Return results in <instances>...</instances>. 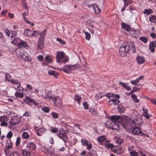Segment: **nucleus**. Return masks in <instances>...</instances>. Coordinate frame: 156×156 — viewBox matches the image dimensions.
Returning <instances> with one entry per match:
<instances>
[{"label": "nucleus", "instance_id": "obj_20", "mask_svg": "<svg viewBox=\"0 0 156 156\" xmlns=\"http://www.w3.org/2000/svg\"><path fill=\"white\" fill-rule=\"evenodd\" d=\"M129 35L132 37H136L137 36V31L135 30L131 29L130 30Z\"/></svg>", "mask_w": 156, "mask_h": 156}, {"label": "nucleus", "instance_id": "obj_57", "mask_svg": "<svg viewBox=\"0 0 156 156\" xmlns=\"http://www.w3.org/2000/svg\"><path fill=\"white\" fill-rule=\"evenodd\" d=\"M46 29H45L44 30L42 33H41V36L40 37H41V38H44V37L45 35L46 34Z\"/></svg>", "mask_w": 156, "mask_h": 156}, {"label": "nucleus", "instance_id": "obj_24", "mask_svg": "<svg viewBox=\"0 0 156 156\" xmlns=\"http://www.w3.org/2000/svg\"><path fill=\"white\" fill-rule=\"evenodd\" d=\"M48 73L49 75L53 76L55 78H57V76L59 75L57 72L51 70L48 71Z\"/></svg>", "mask_w": 156, "mask_h": 156}, {"label": "nucleus", "instance_id": "obj_26", "mask_svg": "<svg viewBox=\"0 0 156 156\" xmlns=\"http://www.w3.org/2000/svg\"><path fill=\"white\" fill-rule=\"evenodd\" d=\"M27 46V43L26 42L22 41L18 44V46L20 48H25Z\"/></svg>", "mask_w": 156, "mask_h": 156}, {"label": "nucleus", "instance_id": "obj_7", "mask_svg": "<svg viewBox=\"0 0 156 156\" xmlns=\"http://www.w3.org/2000/svg\"><path fill=\"white\" fill-rule=\"evenodd\" d=\"M44 148L46 153L48 154H52L54 152V149L53 147L48 145L44 146Z\"/></svg>", "mask_w": 156, "mask_h": 156}, {"label": "nucleus", "instance_id": "obj_12", "mask_svg": "<svg viewBox=\"0 0 156 156\" xmlns=\"http://www.w3.org/2000/svg\"><path fill=\"white\" fill-rule=\"evenodd\" d=\"M33 33H34V30H32L29 29H27L24 31L25 35L29 37L33 36Z\"/></svg>", "mask_w": 156, "mask_h": 156}, {"label": "nucleus", "instance_id": "obj_32", "mask_svg": "<svg viewBox=\"0 0 156 156\" xmlns=\"http://www.w3.org/2000/svg\"><path fill=\"white\" fill-rule=\"evenodd\" d=\"M152 12V10L151 9H145L144 11L143 12L144 14L148 15L151 13Z\"/></svg>", "mask_w": 156, "mask_h": 156}, {"label": "nucleus", "instance_id": "obj_10", "mask_svg": "<svg viewBox=\"0 0 156 156\" xmlns=\"http://www.w3.org/2000/svg\"><path fill=\"white\" fill-rule=\"evenodd\" d=\"M141 132V130L138 127H134L131 129L132 133L135 135H138Z\"/></svg>", "mask_w": 156, "mask_h": 156}, {"label": "nucleus", "instance_id": "obj_5", "mask_svg": "<svg viewBox=\"0 0 156 156\" xmlns=\"http://www.w3.org/2000/svg\"><path fill=\"white\" fill-rule=\"evenodd\" d=\"M7 118L5 116H0V125L3 126H8Z\"/></svg>", "mask_w": 156, "mask_h": 156}, {"label": "nucleus", "instance_id": "obj_38", "mask_svg": "<svg viewBox=\"0 0 156 156\" xmlns=\"http://www.w3.org/2000/svg\"><path fill=\"white\" fill-rule=\"evenodd\" d=\"M82 144L83 146H86L88 144V141L85 139H82L81 140Z\"/></svg>", "mask_w": 156, "mask_h": 156}, {"label": "nucleus", "instance_id": "obj_30", "mask_svg": "<svg viewBox=\"0 0 156 156\" xmlns=\"http://www.w3.org/2000/svg\"><path fill=\"white\" fill-rule=\"evenodd\" d=\"M70 70L77 69L80 67L79 65H69Z\"/></svg>", "mask_w": 156, "mask_h": 156}, {"label": "nucleus", "instance_id": "obj_27", "mask_svg": "<svg viewBox=\"0 0 156 156\" xmlns=\"http://www.w3.org/2000/svg\"><path fill=\"white\" fill-rule=\"evenodd\" d=\"M149 20L151 22L156 24V16H150L149 17Z\"/></svg>", "mask_w": 156, "mask_h": 156}, {"label": "nucleus", "instance_id": "obj_59", "mask_svg": "<svg viewBox=\"0 0 156 156\" xmlns=\"http://www.w3.org/2000/svg\"><path fill=\"white\" fill-rule=\"evenodd\" d=\"M10 149L5 147L4 149L5 154L6 155H8L9 154V150Z\"/></svg>", "mask_w": 156, "mask_h": 156}, {"label": "nucleus", "instance_id": "obj_22", "mask_svg": "<svg viewBox=\"0 0 156 156\" xmlns=\"http://www.w3.org/2000/svg\"><path fill=\"white\" fill-rule=\"evenodd\" d=\"M69 65H66L64 66L62 70L64 72L67 73H71Z\"/></svg>", "mask_w": 156, "mask_h": 156}, {"label": "nucleus", "instance_id": "obj_29", "mask_svg": "<svg viewBox=\"0 0 156 156\" xmlns=\"http://www.w3.org/2000/svg\"><path fill=\"white\" fill-rule=\"evenodd\" d=\"M118 110L120 112L123 113L125 112V108L122 105H119L118 106Z\"/></svg>", "mask_w": 156, "mask_h": 156}, {"label": "nucleus", "instance_id": "obj_52", "mask_svg": "<svg viewBox=\"0 0 156 156\" xmlns=\"http://www.w3.org/2000/svg\"><path fill=\"white\" fill-rule=\"evenodd\" d=\"M93 115H94L97 114V111L93 108H91L89 111Z\"/></svg>", "mask_w": 156, "mask_h": 156}, {"label": "nucleus", "instance_id": "obj_4", "mask_svg": "<svg viewBox=\"0 0 156 156\" xmlns=\"http://www.w3.org/2000/svg\"><path fill=\"white\" fill-rule=\"evenodd\" d=\"M58 137L62 139L65 143L68 140V137L66 135V131H61L59 133L58 135Z\"/></svg>", "mask_w": 156, "mask_h": 156}, {"label": "nucleus", "instance_id": "obj_61", "mask_svg": "<svg viewBox=\"0 0 156 156\" xmlns=\"http://www.w3.org/2000/svg\"><path fill=\"white\" fill-rule=\"evenodd\" d=\"M143 115L145 116V117L147 119H149L150 116V115H149L147 113H143Z\"/></svg>", "mask_w": 156, "mask_h": 156}, {"label": "nucleus", "instance_id": "obj_43", "mask_svg": "<svg viewBox=\"0 0 156 156\" xmlns=\"http://www.w3.org/2000/svg\"><path fill=\"white\" fill-rule=\"evenodd\" d=\"M81 98L78 95L75 96V99L76 100L79 104H80V101L81 99Z\"/></svg>", "mask_w": 156, "mask_h": 156}, {"label": "nucleus", "instance_id": "obj_28", "mask_svg": "<svg viewBox=\"0 0 156 156\" xmlns=\"http://www.w3.org/2000/svg\"><path fill=\"white\" fill-rule=\"evenodd\" d=\"M105 139V136H101L97 138V140L99 142L102 143Z\"/></svg>", "mask_w": 156, "mask_h": 156}, {"label": "nucleus", "instance_id": "obj_35", "mask_svg": "<svg viewBox=\"0 0 156 156\" xmlns=\"http://www.w3.org/2000/svg\"><path fill=\"white\" fill-rule=\"evenodd\" d=\"M121 125L124 129H126L128 126V124L126 123V121L122 122L121 123Z\"/></svg>", "mask_w": 156, "mask_h": 156}, {"label": "nucleus", "instance_id": "obj_50", "mask_svg": "<svg viewBox=\"0 0 156 156\" xmlns=\"http://www.w3.org/2000/svg\"><path fill=\"white\" fill-rule=\"evenodd\" d=\"M120 102L119 101L118 99H113V105H118Z\"/></svg>", "mask_w": 156, "mask_h": 156}, {"label": "nucleus", "instance_id": "obj_55", "mask_svg": "<svg viewBox=\"0 0 156 156\" xmlns=\"http://www.w3.org/2000/svg\"><path fill=\"white\" fill-rule=\"evenodd\" d=\"M9 156H20L19 154L16 152H12Z\"/></svg>", "mask_w": 156, "mask_h": 156}, {"label": "nucleus", "instance_id": "obj_48", "mask_svg": "<svg viewBox=\"0 0 156 156\" xmlns=\"http://www.w3.org/2000/svg\"><path fill=\"white\" fill-rule=\"evenodd\" d=\"M11 77V76L10 74L7 73L5 74V78L8 81V80H11L10 78Z\"/></svg>", "mask_w": 156, "mask_h": 156}, {"label": "nucleus", "instance_id": "obj_18", "mask_svg": "<svg viewBox=\"0 0 156 156\" xmlns=\"http://www.w3.org/2000/svg\"><path fill=\"white\" fill-rule=\"evenodd\" d=\"M44 38L40 37L38 40V48H41L43 47L44 44Z\"/></svg>", "mask_w": 156, "mask_h": 156}, {"label": "nucleus", "instance_id": "obj_3", "mask_svg": "<svg viewBox=\"0 0 156 156\" xmlns=\"http://www.w3.org/2000/svg\"><path fill=\"white\" fill-rule=\"evenodd\" d=\"M20 119L17 116H12L9 123V126L11 127L18 123L20 121Z\"/></svg>", "mask_w": 156, "mask_h": 156}, {"label": "nucleus", "instance_id": "obj_36", "mask_svg": "<svg viewBox=\"0 0 156 156\" xmlns=\"http://www.w3.org/2000/svg\"><path fill=\"white\" fill-rule=\"evenodd\" d=\"M133 101L136 102H138L139 100L137 98L136 96L134 94H133L131 96Z\"/></svg>", "mask_w": 156, "mask_h": 156}, {"label": "nucleus", "instance_id": "obj_6", "mask_svg": "<svg viewBox=\"0 0 156 156\" xmlns=\"http://www.w3.org/2000/svg\"><path fill=\"white\" fill-rule=\"evenodd\" d=\"M64 56V53L63 52L57 51V55L56 56V61L59 63L62 62L61 60Z\"/></svg>", "mask_w": 156, "mask_h": 156}, {"label": "nucleus", "instance_id": "obj_56", "mask_svg": "<svg viewBox=\"0 0 156 156\" xmlns=\"http://www.w3.org/2000/svg\"><path fill=\"white\" fill-rule=\"evenodd\" d=\"M31 115V112H26L23 114V116L27 117L30 116Z\"/></svg>", "mask_w": 156, "mask_h": 156}, {"label": "nucleus", "instance_id": "obj_39", "mask_svg": "<svg viewBox=\"0 0 156 156\" xmlns=\"http://www.w3.org/2000/svg\"><path fill=\"white\" fill-rule=\"evenodd\" d=\"M114 146V145L110 143L107 144L105 145V146L107 148L109 149H111L112 150V149L113 147Z\"/></svg>", "mask_w": 156, "mask_h": 156}, {"label": "nucleus", "instance_id": "obj_33", "mask_svg": "<svg viewBox=\"0 0 156 156\" xmlns=\"http://www.w3.org/2000/svg\"><path fill=\"white\" fill-rule=\"evenodd\" d=\"M8 81L11 82L13 84H18L19 85H21L20 83H19L18 81L16 80H15L14 79H12V80H8Z\"/></svg>", "mask_w": 156, "mask_h": 156}, {"label": "nucleus", "instance_id": "obj_25", "mask_svg": "<svg viewBox=\"0 0 156 156\" xmlns=\"http://www.w3.org/2000/svg\"><path fill=\"white\" fill-rule=\"evenodd\" d=\"M22 154L23 156H30L31 155L30 151L26 149H25L23 151Z\"/></svg>", "mask_w": 156, "mask_h": 156}, {"label": "nucleus", "instance_id": "obj_37", "mask_svg": "<svg viewBox=\"0 0 156 156\" xmlns=\"http://www.w3.org/2000/svg\"><path fill=\"white\" fill-rule=\"evenodd\" d=\"M22 136L23 139H28L29 137V135L28 133L24 132L22 134Z\"/></svg>", "mask_w": 156, "mask_h": 156}, {"label": "nucleus", "instance_id": "obj_46", "mask_svg": "<svg viewBox=\"0 0 156 156\" xmlns=\"http://www.w3.org/2000/svg\"><path fill=\"white\" fill-rule=\"evenodd\" d=\"M51 115L55 119H57L58 117V114L55 112H53L51 113Z\"/></svg>", "mask_w": 156, "mask_h": 156}, {"label": "nucleus", "instance_id": "obj_62", "mask_svg": "<svg viewBox=\"0 0 156 156\" xmlns=\"http://www.w3.org/2000/svg\"><path fill=\"white\" fill-rule=\"evenodd\" d=\"M87 148L88 150H90L92 148V145L91 144H87Z\"/></svg>", "mask_w": 156, "mask_h": 156}, {"label": "nucleus", "instance_id": "obj_9", "mask_svg": "<svg viewBox=\"0 0 156 156\" xmlns=\"http://www.w3.org/2000/svg\"><path fill=\"white\" fill-rule=\"evenodd\" d=\"M49 100L53 101L54 103L56 105H57L58 103L60 102V98L58 97H48Z\"/></svg>", "mask_w": 156, "mask_h": 156}, {"label": "nucleus", "instance_id": "obj_60", "mask_svg": "<svg viewBox=\"0 0 156 156\" xmlns=\"http://www.w3.org/2000/svg\"><path fill=\"white\" fill-rule=\"evenodd\" d=\"M138 82V80L136 79V80H132L130 82L133 85L136 84Z\"/></svg>", "mask_w": 156, "mask_h": 156}, {"label": "nucleus", "instance_id": "obj_51", "mask_svg": "<svg viewBox=\"0 0 156 156\" xmlns=\"http://www.w3.org/2000/svg\"><path fill=\"white\" fill-rule=\"evenodd\" d=\"M13 134L11 131L9 132L6 136V137L8 139H10L12 136Z\"/></svg>", "mask_w": 156, "mask_h": 156}, {"label": "nucleus", "instance_id": "obj_34", "mask_svg": "<svg viewBox=\"0 0 156 156\" xmlns=\"http://www.w3.org/2000/svg\"><path fill=\"white\" fill-rule=\"evenodd\" d=\"M15 95L17 98L19 97L20 98H22L23 96V94L18 92H16L15 93Z\"/></svg>", "mask_w": 156, "mask_h": 156}, {"label": "nucleus", "instance_id": "obj_40", "mask_svg": "<svg viewBox=\"0 0 156 156\" xmlns=\"http://www.w3.org/2000/svg\"><path fill=\"white\" fill-rule=\"evenodd\" d=\"M85 38L86 40H89L90 38V34L87 32H85Z\"/></svg>", "mask_w": 156, "mask_h": 156}, {"label": "nucleus", "instance_id": "obj_64", "mask_svg": "<svg viewBox=\"0 0 156 156\" xmlns=\"http://www.w3.org/2000/svg\"><path fill=\"white\" fill-rule=\"evenodd\" d=\"M142 87V85L141 84H138L136 85L135 86V87L137 89H140Z\"/></svg>", "mask_w": 156, "mask_h": 156}, {"label": "nucleus", "instance_id": "obj_19", "mask_svg": "<svg viewBox=\"0 0 156 156\" xmlns=\"http://www.w3.org/2000/svg\"><path fill=\"white\" fill-rule=\"evenodd\" d=\"M27 147L30 150H34L36 148V145L32 143H28L27 145Z\"/></svg>", "mask_w": 156, "mask_h": 156}, {"label": "nucleus", "instance_id": "obj_21", "mask_svg": "<svg viewBox=\"0 0 156 156\" xmlns=\"http://www.w3.org/2000/svg\"><path fill=\"white\" fill-rule=\"evenodd\" d=\"M89 7L90 8L91 6L92 7L93 9H94L95 10V13H99L101 12V10L98 5H96V8H95L94 6L93 5H88Z\"/></svg>", "mask_w": 156, "mask_h": 156}, {"label": "nucleus", "instance_id": "obj_11", "mask_svg": "<svg viewBox=\"0 0 156 156\" xmlns=\"http://www.w3.org/2000/svg\"><path fill=\"white\" fill-rule=\"evenodd\" d=\"M5 147L10 149L12 148V144L10 139H8L6 140Z\"/></svg>", "mask_w": 156, "mask_h": 156}, {"label": "nucleus", "instance_id": "obj_45", "mask_svg": "<svg viewBox=\"0 0 156 156\" xmlns=\"http://www.w3.org/2000/svg\"><path fill=\"white\" fill-rule=\"evenodd\" d=\"M21 140L20 137H18L16 139V146H18L20 144V142Z\"/></svg>", "mask_w": 156, "mask_h": 156}, {"label": "nucleus", "instance_id": "obj_15", "mask_svg": "<svg viewBox=\"0 0 156 156\" xmlns=\"http://www.w3.org/2000/svg\"><path fill=\"white\" fill-rule=\"evenodd\" d=\"M24 101L27 103L28 101L29 102H32L36 105H38V103L35 101L34 99L28 97H26V98L24 100Z\"/></svg>", "mask_w": 156, "mask_h": 156}, {"label": "nucleus", "instance_id": "obj_44", "mask_svg": "<svg viewBox=\"0 0 156 156\" xmlns=\"http://www.w3.org/2000/svg\"><path fill=\"white\" fill-rule=\"evenodd\" d=\"M140 39L141 41L144 43H146L147 42V37H140Z\"/></svg>", "mask_w": 156, "mask_h": 156}, {"label": "nucleus", "instance_id": "obj_42", "mask_svg": "<svg viewBox=\"0 0 156 156\" xmlns=\"http://www.w3.org/2000/svg\"><path fill=\"white\" fill-rule=\"evenodd\" d=\"M33 34V36L35 37H37L38 35H40V34H41V32L37 30L34 31V33Z\"/></svg>", "mask_w": 156, "mask_h": 156}, {"label": "nucleus", "instance_id": "obj_49", "mask_svg": "<svg viewBox=\"0 0 156 156\" xmlns=\"http://www.w3.org/2000/svg\"><path fill=\"white\" fill-rule=\"evenodd\" d=\"M42 109L43 111L45 112H48L50 110V108L48 107H45L42 108Z\"/></svg>", "mask_w": 156, "mask_h": 156}, {"label": "nucleus", "instance_id": "obj_54", "mask_svg": "<svg viewBox=\"0 0 156 156\" xmlns=\"http://www.w3.org/2000/svg\"><path fill=\"white\" fill-rule=\"evenodd\" d=\"M57 41H59L61 44H62L63 45L65 44V41L60 38H57Z\"/></svg>", "mask_w": 156, "mask_h": 156}, {"label": "nucleus", "instance_id": "obj_41", "mask_svg": "<svg viewBox=\"0 0 156 156\" xmlns=\"http://www.w3.org/2000/svg\"><path fill=\"white\" fill-rule=\"evenodd\" d=\"M129 153L131 156H138V153L134 151H130Z\"/></svg>", "mask_w": 156, "mask_h": 156}, {"label": "nucleus", "instance_id": "obj_8", "mask_svg": "<svg viewBox=\"0 0 156 156\" xmlns=\"http://www.w3.org/2000/svg\"><path fill=\"white\" fill-rule=\"evenodd\" d=\"M35 125L34 128L35 130H37V134L38 136H41L45 132L46 129L45 128H42L39 129H37L38 126L37 125V124Z\"/></svg>", "mask_w": 156, "mask_h": 156}, {"label": "nucleus", "instance_id": "obj_31", "mask_svg": "<svg viewBox=\"0 0 156 156\" xmlns=\"http://www.w3.org/2000/svg\"><path fill=\"white\" fill-rule=\"evenodd\" d=\"M44 58L48 63H50L52 61L51 57L49 55L46 56Z\"/></svg>", "mask_w": 156, "mask_h": 156}, {"label": "nucleus", "instance_id": "obj_58", "mask_svg": "<svg viewBox=\"0 0 156 156\" xmlns=\"http://www.w3.org/2000/svg\"><path fill=\"white\" fill-rule=\"evenodd\" d=\"M83 105L85 109H87L88 108V105L87 101H85L83 103Z\"/></svg>", "mask_w": 156, "mask_h": 156}, {"label": "nucleus", "instance_id": "obj_53", "mask_svg": "<svg viewBox=\"0 0 156 156\" xmlns=\"http://www.w3.org/2000/svg\"><path fill=\"white\" fill-rule=\"evenodd\" d=\"M51 131L53 133H56L58 132L59 129L57 128H55L51 129Z\"/></svg>", "mask_w": 156, "mask_h": 156}, {"label": "nucleus", "instance_id": "obj_63", "mask_svg": "<svg viewBox=\"0 0 156 156\" xmlns=\"http://www.w3.org/2000/svg\"><path fill=\"white\" fill-rule=\"evenodd\" d=\"M5 33H6V35L8 36H9L10 35V31L8 29H7L5 30Z\"/></svg>", "mask_w": 156, "mask_h": 156}, {"label": "nucleus", "instance_id": "obj_17", "mask_svg": "<svg viewBox=\"0 0 156 156\" xmlns=\"http://www.w3.org/2000/svg\"><path fill=\"white\" fill-rule=\"evenodd\" d=\"M103 96H105L107 97L108 98H109L111 97H113L116 98H119V95L118 94H115L113 93L111 94L110 93H108L104 95Z\"/></svg>", "mask_w": 156, "mask_h": 156}, {"label": "nucleus", "instance_id": "obj_13", "mask_svg": "<svg viewBox=\"0 0 156 156\" xmlns=\"http://www.w3.org/2000/svg\"><path fill=\"white\" fill-rule=\"evenodd\" d=\"M112 150V152L114 153H117V154H120L121 153V148H120L118 147H116V146L113 147Z\"/></svg>", "mask_w": 156, "mask_h": 156}, {"label": "nucleus", "instance_id": "obj_2", "mask_svg": "<svg viewBox=\"0 0 156 156\" xmlns=\"http://www.w3.org/2000/svg\"><path fill=\"white\" fill-rule=\"evenodd\" d=\"M130 46L129 44L127 42L121 44L119 49V53L122 56H126L128 52L130 50Z\"/></svg>", "mask_w": 156, "mask_h": 156}, {"label": "nucleus", "instance_id": "obj_23", "mask_svg": "<svg viewBox=\"0 0 156 156\" xmlns=\"http://www.w3.org/2000/svg\"><path fill=\"white\" fill-rule=\"evenodd\" d=\"M155 43L154 41L150 42L149 45V49L151 51L154 52V51Z\"/></svg>", "mask_w": 156, "mask_h": 156}, {"label": "nucleus", "instance_id": "obj_16", "mask_svg": "<svg viewBox=\"0 0 156 156\" xmlns=\"http://www.w3.org/2000/svg\"><path fill=\"white\" fill-rule=\"evenodd\" d=\"M121 25L122 28L126 30L127 31H129L131 29L130 26L127 24L123 23L121 24Z\"/></svg>", "mask_w": 156, "mask_h": 156}, {"label": "nucleus", "instance_id": "obj_47", "mask_svg": "<svg viewBox=\"0 0 156 156\" xmlns=\"http://www.w3.org/2000/svg\"><path fill=\"white\" fill-rule=\"evenodd\" d=\"M132 0H123V1L125 5H127V4H130L132 3Z\"/></svg>", "mask_w": 156, "mask_h": 156}, {"label": "nucleus", "instance_id": "obj_14", "mask_svg": "<svg viewBox=\"0 0 156 156\" xmlns=\"http://www.w3.org/2000/svg\"><path fill=\"white\" fill-rule=\"evenodd\" d=\"M136 59L137 62L139 64H143L144 62V59L142 56L138 55L136 57Z\"/></svg>", "mask_w": 156, "mask_h": 156}, {"label": "nucleus", "instance_id": "obj_1", "mask_svg": "<svg viewBox=\"0 0 156 156\" xmlns=\"http://www.w3.org/2000/svg\"><path fill=\"white\" fill-rule=\"evenodd\" d=\"M120 117L116 115H112L111 117L112 121L110 127L113 130H119V123L120 121Z\"/></svg>", "mask_w": 156, "mask_h": 156}]
</instances>
